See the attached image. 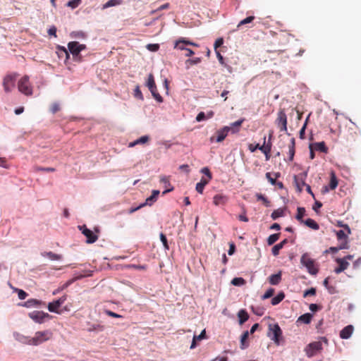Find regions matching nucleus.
<instances>
[{"label": "nucleus", "mask_w": 361, "mask_h": 361, "mask_svg": "<svg viewBox=\"0 0 361 361\" xmlns=\"http://www.w3.org/2000/svg\"><path fill=\"white\" fill-rule=\"evenodd\" d=\"M285 298V294L283 292H280L276 296L274 297L271 299V305H276L280 303Z\"/></svg>", "instance_id": "obj_32"}, {"label": "nucleus", "mask_w": 361, "mask_h": 361, "mask_svg": "<svg viewBox=\"0 0 361 361\" xmlns=\"http://www.w3.org/2000/svg\"><path fill=\"white\" fill-rule=\"evenodd\" d=\"M281 281V273L279 272L276 274H272L269 277V281L271 285H278Z\"/></svg>", "instance_id": "obj_25"}, {"label": "nucleus", "mask_w": 361, "mask_h": 361, "mask_svg": "<svg viewBox=\"0 0 361 361\" xmlns=\"http://www.w3.org/2000/svg\"><path fill=\"white\" fill-rule=\"evenodd\" d=\"M329 186L331 190H334L338 186V180L334 171H331L330 173V182Z\"/></svg>", "instance_id": "obj_26"}, {"label": "nucleus", "mask_w": 361, "mask_h": 361, "mask_svg": "<svg viewBox=\"0 0 361 361\" xmlns=\"http://www.w3.org/2000/svg\"><path fill=\"white\" fill-rule=\"evenodd\" d=\"M18 88L20 92L27 96L32 94V87L29 81V77L27 75L23 76L18 81Z\"/></svg>", "instance_id": "obj_4"}, {"label": "nucleus", "mask_w": 361, "mask_h": 361, "mask_svg": "<svg viewBox=\"0 0 361 361\" xmlns=\"http://www.w3.org/2000/svg\"><path fill=\"white\" fill-rule=\"evenodd\" d=\"M267 336L277 345L280 343L282 336V331L278 324H270Z\"/></svg>", "instance_id": "obj_3"}, {"label": "nucleus", "mask_w": 361, "mask_h": 361, "mask_svg": "<svg viewBox=\"0 0 361 361\" xmlns=\"http://www.w3.org/2000/svg\"><path fill=\"white\" fill-rule=\"evenodd\" d=\"M312 147L314 150L319 151L322 152L327 153L328 148L326 147L324 142H319L314 143Z\"/></svg>", "instance_id": "obj_21"}, {"label": "nucleus", "mask_w": 361, "mask_h": 361, "mask_svg": "<svg viewBox=\"0 0 361 361\" xmlns=\"http://www.w3.org/2000/svg\"><path fill=\"white\" fill-rule=\"evenodd\" d=\"M79 230L82 232V233L86 237V243L88 244H92L95 243L98 240V235L94 233L92 231L87 228L85 225L79 226Z\"/></svg>", "instance_id": "obj_7"}, {"label": "nucleus", "mask_w": 361, "mask_h": 361, "mask_svg": "<svg viewBox=\"0 0 361 361\" xmlns=\"http://www.w3.org/2000/svg\"><path fill=\"white\" fill-rule=\"evenodd\" d=\"M276 123L281 131H287V116L284 109H280L279 111Z\"/></svg>", "instance_id": "obj_8"}, {"label": "nucleus", "mask_w": 361, "mask_h": 361, "mask_svg": "<svg viewBox=\"0 0 361 361\" xmlns=\"http://www.w3.org/2000/svg\"><path fill=\"white\" fill-rule=\"evenodd\" d=\"M349 247L348 243L343 241L340 243L338 247H331L328 250H326V252H331L332 253H336L340 250L348 249Z\"/></svg>", "instance_id": "obj_18"}, {"label": "nucleus", "mask_w": 361, "mask_h": 361, "mask_svg": "<svg viewBox=\"0 0 361 361\" xmlns=\"http://www.w3.org/2000/svg\"><path fill=\"white\" fill-rule=\"evenodd\" d=\"M254 19H255V16H248L246 18L240 20L239 22V23L238 24L237 27L239 28L242 25H246V24L252 23L254 20Z\"/></svg>", "instance_id": "obj_41"}, {"label": "nucleus", "mask_w": 361, "mask_h": 361, "mask_svg": "<svg viewBox=\"0 0 361 361\" xmlns=\"http://www.w3.org/2000/svg\"><path fill=\"white\" fill-rule=\"evenodd\" d=\"M67 299V295H64L59 298L58 300H54L49 302L47 305V308L49 312L57 314H61L62 311L59 310V307L65 302Z\"/></svg>", "instance_id": "obj_6"}, {"label": "nucleus", "mask_w": 361, "mask_h": 361, "mask_svg": "<svg viewBox=\"0 0 361 361\" xmlns=\"http://www.w3.org/2000/svg\"><path fill=\"white\" fill-rule=\"evenodd\" d=\"M16 74L8 75L4 78L3 86L4 90L7 92H10L15 85Z\"/></svg>", "instance_id": "obj_11"}, {"label": "nucleus", "mask_w": 361, "mask_h": 361, "mask_svg": "<svg viewBox=\"0 0 361 361\" xmlns=\"http://www.w3.org/2000/svg\"><path fill=\"white\" fill-rule=\"evenodd\" d=\"M302 224H305L307 226L313 230H318L319 228V224L312 219H307L305 221H304Z\"/></svg>", "instance_id": "obj_28"}, {"label": "nucleus", "mask_w": 361, "mask_h": 361, "mask_svg": "<svg viewBox=\"0 0 361 361\" xmlns=\"http://www.w3.org/2000/svg\"><path fill=\"white\" fill-rule=\"evenodd\" d=\"M274 176H275V178H272V177H271V173H269V172H267V173H266V178H267V180H269V182L271 185H274L276 184V179L277 178L280 177V173H274Z\"/></svg>", "instance_id": "obj_39"}, {"label": "nucleus", "mask_w": 361, "mask_h": 361, "mask_svg": "<svg viewBox=\"0 0 361 361\" xmlns=\"http://www.w3.org/2000/svg\"><path fill=\"white\" fill-rule=\"evenodd\" d=\"M149 91L151 92L153 97L158 102H162L163 98L157 92V88L155 87V89H150Z\"/></svg>", "instance_id": "obj_40"}, {"label": "nucleus", "mask_w": 361, "mask_h": 361, "mask_svg": "<svg viewBox=\"0 0 361 361\" xmlns=\"http://www.w3.org/2000/svg\"><path fill=\"white\" fill-rule=\"evenodd\" d=\"M82 277V276H80L78 277H76V278H74V279H70L68 280V281H66L61 287V290H64L66 288H67L72 283H73L76 279H80Z\"/></svg>", "instance_id": "obj_55"}, {"label": "nucleus", "mask_w": 361, "mask_h": 361, "mask_svg": "<svg viewBox=\"0 0 361 361\" xmlns=\"http://www.w3.org/2000/svg\"><path fill=\"white\" fill-rule=\"evenodd\" d=\"M300 262L307 268L311 275H316L318 273L319 269L314 259H312L308 253H305L302 255Z\"/></svg>", "instance_id": "obj_2"}, {"label": "nucleus", "mask_w": 361, "mask_h": 361, "mask_svg": "<svg viewBox=\"0 0 361 361\" xmlns=\"http://www.w3.org/2000/svg\"><path fill=\"white\" fill-rule=\"evenodd\" d=\"M238 317L240 324L245 323L249 318V315L245 310H240L238 313Z\"/></svg>", "instance_id": "obj_30"}, {"label": "nucleus", "mask_w": 361, "mask_h": 361, "mask_svg": "<svg viewBox=\"0 0 361 361\" xmlns=\"http://www.w3.org/2000/svg\"><path fill=\"white\" fill-rule=\"evenodd\" d=\"M353 332V326L348 325L344 327L340 332V337L343 339L349 338Z\"/></svg>", "instance_id": "obj_14"}, {"label": "nucleus", "mask_w": 361, "mask_h": 361, "mask_svg": "<svg viewBox=\"0 0 361 361\" xmlns=\"http://www.w3.org/2000/svg\"><path fill=\"white\" fill-rule=\"evenodd\" d=\"M160 240L162 242L164 248L166 250H169V246L168 244L167 238H166V235L162 233L160 234Z\"/></svg>", "instance_id": "obj_52"}, {"label": "nucleus", "mask_w": 361, "mask_h": 361, "mask_svg": "<svg viewBox=\"0 0 361 361\" xmlns=\"http://www.w3.org/2000/svg\"><path fill=\"white\" fill-rule=\"evenodd\" d=\"M121 1H122V0H109L104 5V8H105L119 5L120 4H121Z\"/></svg>", "instance_id": "obj_46"}, {"label": "nucleus", "mask_w": 361, "mask_h": 361, "mask_svg": "<svg viewBox=\"0 0 361 361\" xmlns=\"http://www.w3.org/2000/svg\"><path fill=\"white\" fill-rule=\"evenodd\" d=\"M228 132H229V128H228L227 126H224L221 129L217 130L216 133V137L215 140L216 142H222L227 136Z\"/></svg>", "instance_id": "obj_13"}, {"label": "nucleus", "mask_w": 361, "mask_h": 361, "mask_svg": "<svg viewBox=\"0 0 361 361\" xmlns=\"http://www.w3.org/2000/svg\"><path fill=\"white\" fill-rule=\"evenodd\" d=\"M147 48L151 51H157L159 49L158 44H149L147 46Z\"/></svg>", "instance_id": "obj_59"}, {"label": "nucleus", "mask_w": 361, "mask_h": 361, "mask_svg": "<svg viewBox=\"0 0 361 361\" xmlns=\"http://www.w3.org/2000/svg\"><path fill=\"white\" fill-rule=\"evenodd\" d=\"M0 166L5 168V169H8L9 166H8L7 161L5 158L0 157Z\"/></svg>", "instance_id": "obj_63"}, {"label": "nucleus", "mask_w": 361, "mask_h": 361, "mask_svg": "<svg viewBox=\"0 0 361 361\" xmlns=\"http://www.w3.org/2000/svg\"><path fill=\"white\" fill-rule=\"evenodd\" d=\"M105 313L106 315L111 317H114V318H122L123 317L122 315L115 313L109 310H105Z\"/></svg>", "instance_id": "obj_57"}, {"label": "nucleus", "mask_w": 361, "mask_h": 361, "mask_svg": "<svg viewBox=\"0 0 361 361\" xmlns=\"http://www.w3.org/2000/svg\"><path fill=\"white\" fill-rule=\"evenodd\" d=\"M249 336V332L245 331L243 335L241 336L240 339V348L241 349H245L248 346V343L246 342L247 339Z\"/></svg>", "instance_id": "obj_31"}, {"label": "nucleus", "mask_w": 361, "mask_h": 361, "mask_svg": "<svg viewBox=\"0 0 361 361\" xmlns=\"http://www.w3.org/2000/svg\"><path fill=\"white\" fill-rule=\"evenodd\" d=\"M244 120H245L244 118H242L235 122L231 123L230 126H227L228 128H229V131L230 130L232 131L233 133L238 132L240 127L244 122Z\"/></svg>", "instance_id": "obj_20"}, {"label": "nucleus", "mask_w": 361, "mask_h": 361, "mask_svg": "<svg viewBox=\"0 0 361 361\" xmlns=\"http://www.w3.org/2000/svg\"><path fill=\"white\" fill-rule=\"evenodd\" d=\"M227 200L228 198L226 196L221 194H217L213 198V203L216 206L224 205L226 203Z\"/></svg>", "instance_id": "obj_16"}, {"label": "nucleus", "mask_w": 361, "mask_h": 361, "mask_svg": "<svg viewBox=\"0 0 361 361\" xmlns=\"http://www.w3.org/2000/svg\"><path fill=\"white\" fill-rule=\"evenodd\" d=\"M284 215V212H283V210L281 209H276L274 210L272 213H271V218L275 220L281 216H283Z\"/></svg>", "instance_id": "obj_42"}, {"label": "nucleus", "mask_w": 361, "mask_h": 361, "mask_svg": "<svg viewBox=\"0 0 361 361\" xmlns=\"http://www.w3.org/2000/svg\"><path fill=\"white\" fill-rule=\"evenodd\" d=\"M206 331L203 330L199 336H194L190 348H194L196 346V341H201L205 337Z\"/></svg>", "instance_id": "obj_35"}, {"label": "nucleus", "mask_w": 361, "mask_h": 361, "mask_svg": "<svg viewBox=\"0 0 361 361\" xmlns=\"http://www.w3.org/2000/svg\"><path fill=\"white\" fill-rule=\"evenodd\" d=\"M257 200H261L266 207L270 206V202L262 194L258 193L256 195Z\"/></svg>", "instance_id": "obj_43"}, {"label": "nucleus", "mask_w": 361, "mask_h": 361, "mask_svg": "<svg viewBox=\"0 0 361 361\" xmlns=\"http://www.w3.org/2000/svg\"><path fill=\"white\" fill-rule=\"evenodd\" d=\"M231 283L234 286H240L244 285L245 283V281L243 278L236 277L233 279V280L231 281Z\"/></svg>", "instance_id": "obj_44"}, {"label": "nucleus", "mask_w": 361, "mask_h": 361, "mask_svg": "<svg viewBox=\"0 0 361 361\" xmlns=\"http://www.w3.org/2000/svg\"><path fill=\"white\" fill-rule=\"evenodd\" d=\"M160 192L157 190H154L152 191V193L151 196L147 197L145 200V202L143 203L145 206L146 205H152L154 202H155L157 200L158 196L159 195Z\"/></svg>", "instance_id": "obj_15"}, {"label": "nucleus", "mask_w": 361, "mask_h": 361, "mask_svg": "<svg viewBox=\"0 0 361 361\" xmlns=\"http://www.w3.org/2000/svg\"><path fill=\"white\" fill-rule=\"evenodd\" d=\"M160 182L161 183H163L164 185V187L166 188L162 193L163 195H165L166 193H168L169 192H171V190H173V188H170V189H168L167 188L170 185V182H169V177H166V176H161L160 178Z\"/></svg>", "instance_id": "obj_29"}, {"label": "nucleus", "mask_w": 361, "mask_h": 361, "mask_svg": "<svg viewBox=\"0 0 361 361\" xmlns=\"http://www.w3.org/2000/svg\"><path fill=\"white\" fill-rule=\"evenodd\" d=\"M336 262L339 264V267L343 268V270H345L349 265V263L348 262V261H345V259H343V258L336 259Z\"/></svg>", "instance_id": "obj_45"}, {"label": "nucleus", "mask_w": 361, "mask_h": 361, "mask_svg": "<svg viewBox=\"0 0 361 361\" xmlns=\"http://www.w3.org/2000/svg\"><path fill=\"white\" fill-rule=\"evenodd\" d=\"M209 180H207L206 178L202 177L200 182L197 183L195 187L196 190L200 193L202 194L204 188L207 184L209 183Z\"/></svg>", "instance_id": "obj_24"}, {"label": "nucleus", "mask_w": 361, "mask_h": 361, "mask_svg": "<svg viewBox=\"0 0 361 361\" xmlns=\"http://www.w3.org/2000/svg\"><path fill=\"white\" fill-rule=\"evenodd\" d=\"M52 336V334L49 331H37L32 338H25L23 341L25 343L31 345H38L48 340Z\"/></svg>", "instance_id": "obj_1"}, {"label": "nucleus", "mask_w": 361, "mask_h": 361, "mask_svg": "<svg viewBox=\"0 0 361 361\" xmlns=\"http://www.w3.org/2000/svg\"><path fill=\"white\" fill-rule=\"evenodd\" d=\"M280 235L279 233L270 235L267 239V244L271 245L275 243L279 239Z\"/></svg>", "instance_id": "obj_37"}, {"label": "nucleus", "mask_w": 361, "mask_h": 361, "mask_svg": "<svg viewBox=\"0 0 361 361\" xmlns=\"http://www.w3.org/2000/svg\"><path fill=\"white\" fill-rule=\"evenodd\" d=\"M312 318V315L310 313H305L300 316L297 322L307 324L311 322Z\"/></svg>", "instance_id": "obj_27"}, {"label": "nucleus", "mask_w": 361, "mask_h": 361, "mask_svg": "<svg viewBox=\"0 0 361 361\" xmlns=\"http://www.w3.org/2000/svg\"><path fill=\"white\" fill-rule=\"evenodd\" d=\"M260 146L259 144H250L248 145V149L251 152H255L257 149H260Z\"/></svg>", "instance_id": "obj_61"}, {"label": "nucleus", "mask_w": 361, "mask_h": 361, "mask_svg": "<svg viewBox=\"0 0 361 361\" xmlns=\"http://www.w3.org/2000/svg\"><path fill=\"white\" fill-rule=\"evenodd\" d=\"M146 85L147 86L149 90L155 89V87H157L154 81V78L152 73L149 74Z\"/></svg>", "instance_id": "obj_36"}, {"label": "nucleus", "mask_w": 361, "mask_h": 361, "mask_svg": "<svg viewBox=\"0 0 361 361\" xmlns=\"http://www.w3.org/2000/svg\"><path fill=\"white\" fill-rule=\"evenodd\" d=\"M336 236H337L338 240L340 241V243L343 242V241L348 242L347 235L345 233V232L343 230H339V231H336Z\"/></svg>", "instance_id": "obj_38"}, {"label": "nucleus", "mask_w": 361, "mask_h": 361, "mask_svg": "<svg viewBox=\"0 0 361 361\" xmlns=\"http://www.w3.org/2000/svg\"><path fill=\"white\" fill-rule=\"evenodd\" d=\"M316 294V289L314 288H311L304 292L303 296L307 297V296H312Z\"/></svg>", "instance_id": "obj_53"}, {"label": "nucleus", "mask_w": 361, "mask_h": 361, "mask_svg": "<svg viewBox=\"0 0 361 361\" xmlns=\"http://www.w3.org/2000/svg\"><path fill=\"white\" fill-rule=\"evenodd\" d=\"M81 0H71L67 3L66 6L71 8H75L81 4Z\"/></svg>", "instance_id": "obj_47"}, {"label": "nucleus", "mask_w": 361, "mask_h": 361, "mask_svg": "<svg viewBox=\"0 0 361 361\" xmlns=\"http://www.w3.org/2000/svg\"><path fill=\"white\" fill-rule=\"evenodd\" d=\"M68 48L70 52L72 54L74 59L80 60V53L81 51L85 49L86 46L85 44H81L78 42H70L68 44Z\"/></svg>", "instance_id": "obj_5"}, {"label": "nucleus", "mask_w": 361, "mask_h": 361, "mask_svg": "<svg viewBox=\"0 0 361 361\" xmlns=\"http://www.w3.org/2000/svg\"><path fill=\"white\" fill-rule=\"evenodd\" d=\"M271 149V143L270 142H269L266 145V137L264 136V143H263L262 145L260 146V149L259 150L262 153L266 154V152H270Z\"/></svg>", "instance_id": "obj_33"}, {"label": "nucleus", "mask_w": 361, "mask_h": 361, "mask_svg": "<svg viewBox=\"0 0 361 361\" xmlns=\"http://www.w3.org/2000/svg\"><path fill=\"white\" fill-rule=\"evenodd\" d=\"M288 154H289V161H292L294 158V155L295 153V140L294 137L290 139V143L288 144Z\"/></svg>", "instance_id": "obj_17"}, {"label": "nucleus", "mask_w": 361, "mask_h": 361, "mask_svg": "<svg viewBox=\"0 0 361 361\" xmlns=\"http://www.w3.org/2000/svg\"><path fill=\"white\" fill-rule=\"evenodd\" d=\"M48 34L49 35H53L54 37H56V27L55 26H51L49 30H48Z\"/></svg>", "instance_id": "obj_64"}, {"label": "nucleus", "mask_w": 361, "mask_h": 361, "mask_svg": "<svg viewBox=\"0 0 361 361\" xmlns=\"http://www.w3.org/2000/svg\"><path fill=\"white\" fill-rule=\"evenodd\" d=\"M29 317L37 323L42 324L45 319H51V316L42 311H33L28 314Z\"/></svg>", "instance_id": "obj_9"}, {"label": "nucleus", "mask_w": 361, "mask_h": 361, "mask_svg": "<svg viewBox=\"0 0 361 361\" xmlns=\"http://www.w3.org/2000/svg\"><path fill=\"white\" fill-rule=\"evenodd\" d=\"M200 62H201V58L197 57V58H194L192 59H188L185 61V64L188 66H192V65L197 64Z\"/></svg>", "instance_id": "obj_49"}, {"label": "nucleus", "mask_w": 361, "mask_h": 361, "mask_svg": "<svg viewBox=\"0 0 361 361\" xmlns=\"http://www.w3.org/2000/svg\"><path fill=\"white\" fill-rule=\"evenodd\" d=\"M322 348V345L320 341H315L308 344L305 348L306 355L308 357H313L317 351Z\"/></svg>", "instance_id": "obj_10"}, {"label": "nucleus", "mask_w": 361, "mask_h": 361, "mask_svg": "<svg viewBox=\"0 0 361 361\" xmlns=\"http://www.w3.org/2000/svg\"><path fill=\"white\" fill-rule=\"evenodd\" d=\"M42 255L45 257H48L51 260H61L62 259V255L54 253L52 252H44L42 253Z\"/></svg>", "instance_id": "obj_23"}, {"label": "nucleus", "mask_w": 361, "mask_h": 361, "mask_svg": "<svg viewBox=\"0 0 361 361\" xmlns=\"http://www.w3.org/2000/svg\"><path fill=\"white\" fill-rule=\"evenodd\" d=\"M274 293V288H269L266 293L262 295V300H266V299H268L269 298H271V296H273Z\"/></svg>", "instance_id": "obj_51"}, {"label": "nucleus", "mask_w": 361, "mask_h": 361, "mask_svg": "<svg viewBox=\"0 0 361 361\" xmlns=\"http://www.w3.org/2000/svg\"><path fill=\"white\" fill-rule=\"evenodd\" d=\"M283 248V247L281 246V245H280L279 243L275 245L272 249H271V252L273 254V255L274 256H277L279 254V251Z\"/></svg>", "instance_id": "obj_50"}, {"label": "nucleus", "mask_w": 361, "mask_h": 361, "mask_svg": "<svg viewBox=\"0 0 361 361\" xmlns=\"http://www.w3.org/2000/svg\"><path fill=\"white\" fill-rule=\"evenodd\" d=\"M183 42H185L183 40H181L180 39L177 40L175 42L174 48L180 49V50H185V51L186 48L185 47V44Z\"/></svg>", "instance_id": "obj_48"}, {"label": "nucleus", "mask_w": 361, "mask_h": 361, "mask_svg": "<svg viewBox=\"0 0 361 361\" xmlns=\"http://www.w3.org/2000/svg\"><path fill=\"white\" fill-rule=\"evenodd\" d=\"M41 305H44V302L42 301L37 299H30L24 303L23 306L26 307H37Z\"/></svg>", "instance_id": "obj_22"}, {"label": "nucleus", "mask_w": 361, "mask_h": 361, "mask_svg": "<svg viewBox=\"0 0 361 361\" xmlns=\"http://www.w3.org/2000/svg\"><path fill=\"white\" fill-rule=\"evenodd\" d=\"M18 296L20 300H24L27 296V293L23 290H18Z\"/></svg>", "instance_id": "obj_60"}, {"label": "nucleus", "mask_w": 361, "mask_h": 361, "mask_svg": "<svg viewBox=\"0 0 361 361\" xmlns=\"http://www.w3.org/2000/svg\"><path fill=\"white\" fill-rule=\"evenodd\" d=\"M305 214V209L304 207H298L297 209V214L295 216V218L298 221H299L300 223H302L304 221L303 216Z\"/></svg>", "instance_id": "obj_34"}, {"label": "nucleus", "mask_w": 361, "mask_h": 361, "mask_svg": "<svg viewBox=\"0 0 361 361\" xmlns=\"http://www.w3.org/2000/svg\"><path fill=\"white\" fill-rule=\"evenodd\" d=\"M58 50L61 53V54H63L66 56V59H68L69 58V54H68V51H67V49L64 47H61V46H59L58 47Z\"/></svg>", "instance_id": "obj_62"}, {"label": "nucleus", "mask_w": 361, "mask_h": 361, "mask_svg": "<svg viewBox=\"0 0 361 361\" xmlns=\"http://www.w3.org/2000/svg\"><path fill=\"white\" fill-rule=\"evenodd\" d=\"M149 140V137L148 135H144L137 139L136 140L131 142L128 144L129 147H133L137 145L145 144Z\"/></svg>", "instance_id": "obj_19"}, {"label": "nucleus", "mask_w": 361, "mask_h": 361, "mask_svg": "<svg viewBox=\"0 0 361 361\" xmlns=\"http://www.w3.org/2000/svg\"><path fill=\"white\" fill-rule=\"evenodd\" d=\"M134 95L135 97H137L140 99H142V100L143 99V96H142V92H141L139 86H137L135 87Z\"/></svg>", "instance_id": "obj_58"}, {"label": "nucleus", "mask_w": 361, "mask_h": 361, "mask_svg": "<svg viewBox=\"0 0 361 361\" xmlns=\"http://www.w3.org/2000/svg\"><path fill=\"white\" fill-rule=\"evenodd\" d=\"M201 172L207 176V180H209V181L212 179V173L207 167L202 168Z\"/></svg>", "instance_id": "obj_54"}, {"label": "nucleus", "mask_w": 361, "mask_h": 361, "mask_svg": "<svg viewBox=\"0 0 361 361\" xmlns=\"http://www.w3.org/2000/svg\"><path fill=\"white\" fill-rule=\"evenodd\" d=\"M294 184L299 192H301L302 190L303 186L306 185L305 181V177L302 175H295L293 177Z\"/></svg>", "instance_id": "obj_12"}, {"label": "nucleus", "mask_w": 361, "mask_h": 361, "mask_svg": "<svg viewBox=\"0 0 361 361\" xmlns=\"http://www.w3.org/2000/svg\"><path fill=\"white\" fill-rule=\"evenodd\" d=\"M60 110V105L58 103H54L50 106V111L52 114H56Z\"/></svg>", "instance_id": "obj_56"}]
</instances>
